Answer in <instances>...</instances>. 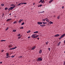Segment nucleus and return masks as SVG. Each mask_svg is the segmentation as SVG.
I'll use <instances>...</instances> for the list:
<instances>
[{
	"instance_id": "9d476101",
	"label": "nucleus",
	"mask_w": 65,
	"mask_h": 65,
	"mask_svg": "<svg viewBox=\"0 0 65 65\" xmlns=\"http://www.w3.org/2000/svg\"><path fill=\"white\" fill-rule=\"evenodd\" d=\"M60 36V35L59 34L56 35L54 36V37H58V36Z\"/></svg>"
},
{
	"instance_id": "473e14b6",
	"label": "nucleus",
	"mask_w": 65,
	"mask_h": 65,
	"mask_svg": "<svg viewBox=\"0 0 65 65\" xmlns=\"http://www.w3.org/2000/svg\"><path fill=\"white\" fill-rule=\"evenodd\" d=\"M1 6H4V4H2L1 5Z\"/></svg>"
},
{
	"instance_id": "1a4fd4ad",
	"label": "nucleus",
	"mask_w": 65,
	"mask_h": 65,
	"mask_svg": "<svg viewBox=\"0 0 65 65\" xmlns=\"http://www.w3.org/2000/svg\"><path fill=\"white\" fill-rule=\"evenodd\" d=\"M12 20V19L11 18L7 19L6 20L7 22H8V21H10V20Z\"/></svg>"
},
{
	"instance_id": "c9c22d12",
	"label": "nucleus",
	"mask_w": 65,
	"mask_h": 65,
	"mask_svg": "<svg viewBox=\"0 0 65 65\" xmlns=\"http://www.w3.org/2000/svg\"><path fill=\"white\" fill-rule=\"evenodd\" d=\"M23 27H21L20 28V29H23Z\"/></svg>"
},
{
	"instance_id": "49530a36",
	"label": "nucleus",
	"mask_w": 65,
	"mask_h": 65,
	"mask_svg": "<svg viewBox=\"0 0 65 65\" xmlns=\"http://www.w3.org/2000/svg\"><path fill=\"white\" fill-rule=\"evenodd\" d=\"M17 48V47H15L14 48V49H15V48Z\"/></svg>"
},
{
	"instance_id": "69168bd1",
	"label": "nucleus",
	"mask_w": 65,
	"mask_h": 65,
	"mask_svg": "<svg viewBox=\"0 0 65 65\" xmlns=\"http://www.w3.org/2000/svg\"><path fill=\"white\" fill-rule=\"evenodd\" d=\"M3 15H4V14H3Z\"/></svg>"
},
{
	"instance_id": "0e129e2a",
	"label": "nucleus",
	"mask_w": 65,
	"mask_h": 65,
	"mask_svg": "<svg viewBox=\"0 0 65 65\" xmlns=\"http://www.w3.org/2000/svg\"><path fill=\"white\" fill-rule=\"evenodd\" d=\"M38 7H39V6H38Z\"/></svg>"
},
{
	"instance_id": "e433bc0d",
	"label": "nucleus",
	"mask_w": 65,
	"mask_h": 65,
	"mask_svg": "<svg viewBox=\"0 0 65 65\" xmlns=\"http://www.w3.org/2000/svg\"><path fill=\"white\" fill-rule=\"evenodd\" d=\"M11 58H14V56H12L11 57Z\"/></svg>"
},
{
	"instance_id": "6e6d98bb",
	"label": "nucleus",
	"mask_w": 65,
	"mask_h": 65,
	"mask_svg": "<svg viewBox=\"0 0 65 65\" xmlns=\"http://www.w3.org/2000/svg\"><path fill=\"white\" fill-rule=\"evenodd\" d=\"M8 9V10H9V11H10V8H9Z\"/></svg>"
},
{
	"instance_id": "58836bf2",
	"label": "nucleus",
	"mask_w": 65,
	"mask_h": 65,
	"mask_svg": "<svg viewBox=\"0 0 65 65\" xmlns=\"http://www.w3.org/2000/svg\"><path fill=\"white\" fill-rule=\"evenodd\" d=\"M63 65H65V61L63 62Z\"/></svg>"
},
{
	"instance_id": "4be33fe9",
	"label": "nucleus",
	"mask_w": 65,
	"mask_h": 65,
	"mask_svg": "<svg viewBox=\"0 0 65 65\" xmlns=\"http://www.w3.org/2000/svg\"><path fill=\"white\" fill-rule=\"evenodd\" d=\"M31 32V31L30 30H28V31H27V33H30Z\"/></svg>"
},
{
	"instance_id": "c756f323",
	"label": "nucleus",
	"mask_w": 65,
	"mask_h": 65,
	"mask_svg": "<svg viewBox=\"0 0 65 65\" xmlns=\"http://www.w3.org/2000/svg\"><path fill=\"white\" fill-rule=\"evenodd\" d=\"M57 19H60V16H58L57 17Z\"/></svg>"
},
{
	"instance_id": "f03ea898",
	"label": "nucleus",
	"mask_w": 65,
	"mask_h": 65,
	"mask_svg": "<svg viewBox=\"0 0 65 65\" xmlns=\"http://www.w3.org/2000/svg\"><path fill=\"white\" fill-rule=\"evenodd\" d=\"M22 4V5H23V4H27V3H20L18 5V6H19V5H21Z\"/></svg>"
},
{
	"instance_id": "a19ab883",
	"label": "nucleus",
	"mask_w": 65,
	"mask_h": 65,
	"mask_svg": "<svg viewBox=\"0 0 65 65\" xmlns=\"http://www.w3.org/2000/svg\"><path fill=\"white\" fill-rule=\"evenodd\" d=\"M44 11H43V12H40V13H43V12H44Z\"/></svg>"
},
{
	"instance_id": "5fc2aeb1",
	"label": "nucleus",
	"mask_w": 65,
	"mask_h": 65,
	"mask_svg": "<svg viewBox=\"0 0 65 65\" xmlns=\"http://www.w3.org/2000/svg\"><path fill=\"white\" fill-rule=\"evenodd\" d=\"M40 1H41V2L42 3V0H40Z\"/></svg>"
},
{
	"instance_id": "f8f14e48",
	"label": "nucleus",
	"mask_w": 65,
	"mask_h": 65,
	"mask_svg": "<svg viewBox=\"0 0 65 65\" xmlns=\"http://www.w3.org/2000/svg\"><path fill=\"white\" fill-rule=\"evenodd\" d=\"M47 18H46L45 19L42 20V21H45L46 20H47Z\"/></svg>"
},
{
	"instance_id": "3c124183",
	"label": "nucleus",
	"mask_w": 65,
	"mask_h": 65,
	"mask_svg": "<svg viewBox=\"0 0 65 65\" xmlns=\"http://www.w3.org/2000/svg\"><path fill=\"white\" fill-rule=\"evenodd\" d=\"M41 6H42V5H40V7H41Z\"/></svg>"
},
{
	"instance_id": "4468645a",
	"label": "nucleus",
	"mask_w": 65,
	"mask_h": 65,
	"mask_svg": "<svg viewBox=\"0 0 65 65\" xmlns=\"http://www.w3.org/2000/svg\"><path fill=\"white\" fill-rule=\"evenodd\" d=\"M42 23L44 25H45V24H47V22H43Z\"/></svg>"
},
{
	"instance_id": "13d9d810",
	"label": "nucleus",
	"mask_w": 65,
	"mask_h": 65,
	"mask_svg": "<svg viewBox=\"0 0 65 65\" xmlns=\"http://www.w3.org/2000/svg\"><path fill=\"white\" fill-rule=\"evenodd\" d=\"M2 62H0V64H2Z\"/></svg>"
},
{
	"instance_id": "338daca9",
	"label": "nucleus",
	"mask_w": 65,
	"mask_h": 65,
	"mask_svg": "<svg viewBox=\"0 0 65 65\" xmlns=\"http://www.w3.org/2000/svg\"><path fill=\"white\" fill-rule=\"evenodd\" d=\"M0 9H1V8H0Z\"/></svg>"
},
{
	"instance_id": "6ab92c4d",
	"label": "nucleus",
	"mask_w": 65,
	"mask_h": 65,
	"mask_svg": "<svg viewBox=\"0 0 65 65\" xmlns=\"http://www.w3.org/2000/svg\"><path fill=\"white\" fill-rule=\"evenodd\" d=\"M53 0H51L49 2V3H51V2H52V1H53Z\"/></svg>"
},
{
	"instance_id": "423d86ee",
	"label": "nucleus",
	"mask_w": 65,
	"mask_h": 65,
	"mask_svg": "<svg viewBox=\"0 0 65 65\" xmlns=\"http://www.w3.org/2000/svg\"><path fill=\"white\" fill-rule=\"evenodd\" d=\"M15 6H14L12 7H11L10 8V10H12V9H13L14 7H15Z\"/></svg>"
},
{
	"instance_id": "f704fd0d",
	"label": "nucleus",
	"mask_w": 65,
	"mask_h": 65,
	"mask_svg": "<svg viewBox=\"0 0 65 65\" xmlns=\"http://www.w3.org/2000/svg\"><path fill=\"white\" fill-rule=\"evenodd\" d=\"M38 36H39V35H38L36 36H35L36 38H37V37H38Z\"/></svg>"
},
{
	"instance_id": "20e7f679",
	"label": "nucleus",
	"mask_w": 65,
	"mask_h": 65,
	"mask_svg": "<svg viewBox=\"0 0 65 65\" xmlns=\"http://www.w3.org/2000/svg\"><path fill=\"white\" fill-rule=\"evenodd\" d=\"M37 35L36 34H34L32 35V38H36V37H35V36H36Z\"/></svg>"
},
{
	"instance_id": "8fccbe9b",
	"label": "nucleus",
	"mask_w": 65,
	"mask_h": 65,
	"mask_svg": "<svg viewBox=\"0 0 65 65\" xmlns=\"http://www.w3.org/2000/svg\"><path fill=\"white\" fill-rule=\"evenodd\" d=\"M63 43H64V44H65V40H64V41L63 42Z\"/></svg>"
},
{
	"instance_id": "0eeeda50",
	"label": "nucleus",
	"mask_w": 65,
	"mask_h": 65,
	"mask_svg": "<svg viewBox=\"0 0 65 65\" xmlns=\"http://www.w3.org/2000/svg\"><path fill=\"white\" fill-rule=\"evenodd\" d=\"M36 47V46H34L32 47V48H31V50H34V49H35V48Z\"/></svg>"
},
{
	"instance_id": "79ce46f5",
	"label": "nucleus",
	"mask_w": 65,
	"mask_h": 65,
	"mask_svg": "<svg viewBox=\"0 0 65 65\" xmlns=\"http://www.w3.org/2000/svg\"><path fill=\"white\" fill-rule=\"evenodd\" d=\"M18 36H21V34H19L18 35Z\"/></svg>"
},
{
	"instance_id": "39448f33",
	"label": "nucleus",
	"mask_w": 65,
	"mask_h": 65,
	"mask_svg": "<svg viewBox=\"0 0 65 65\" xmlns=\"http://www.w3.org/2000/svg\"><path fill=\"white\" fill-rule=\"evenodd\" d=\"M37 24L38 25H42V23L41 22H37Z\"/></svg>"
},
{
	"instance_id": "cd10ccee",
	"label": "nucleus",
	"mask_w": 65,
	"mask_h": 65,
	"mask_svg": "<svg viewBox=\"0 0 65 65\" xmlns=\"http://www.w3.org/2000/svg\"><path fill=\"white\" fill-rule=\"evenodd\" d=\"M48 43V42L47 41L46 42V44H47Z\"/></svg>"
},
{
	"instance_id": "09e8293b",
	"label": "nucleus",
	"mask_w": 65,
	"mask_h": 65,
	"mask_svg": "<svg viewBox=\"0 0 65 65\" xmlns=\"http://www.w3.org/2000/svg\"><path fill=\"white\" fill-rule=\"evenodd\" d=\"M37 39H38V40H39V37H38V38H37Z\"/></svg>"
},
{
	"instance_id": "7ed1b4c3",
	"label": "nucleus",
	"mask_w": 65,
	"mask_h": 65,
	"mask_svg": "<svg viewBox=\"0 0 65 65\" xmlns=\"http://www.w3.org/2000/svg\"><path fill=\"white\" fill-rule=\"evenodd\" d=\"M41 58V57H39L38 59H37V61H42V59Z\"/></svg>"
},
{
	"instance_id": "b1692460",
	"label": "nucleus",
	"mask_w": 65,
	"mask_h": 65,
	"mask_svg": "<svg viewBox=\"0 0 65 65\" xmlns=\"http://www.w3.org/2000/svg\"><path fill=\"white\" fill-rule=\"evenodd\" d=\"M65 35V34H63L62 35H61V36L62 37H63V36H64Z\"/></svg>"
},
{
	"instance_id": "7c9ffc66",
	"label": "nucleus",
	"mask_w": 65,
	"mask_h": 65,
	"mask_svg": "<svg viewBox=\"0 0 65 65\" xmlns=\"http://www.w3.org/2000/svg\"><path fill=\"white\" fill-rule=\"evenodd\" d=\"M11 6H15V5H14V4H13L12 5H11Z\"/></svg>"
},
{
	"instance_id": "e2e57ef3",
	"label": "nucleus",
	"mask_w": 65,
	"mask_h": 65,
	"mask_svg": "<svg viewBox=\"0 0 65 65\" xmlns=\"http://www.w3.org/2000/svg\"><path fill=\"white\" fill-rule=\"evenodd\" d=\"M48 25H49V23H48Z\"/></svg>"
},
{
	"instance_id": "393cba45",
	"label": "nucleus",
	"mask_w": 65,
	"mask_h": 65,
	"mask_svg": "<svg viewBox=\"0 0 65 65\" xmlns=\"http://www.w3.org/2000/svg\"><path fill=\"white\" fill-rule=\"evenodd\" d=\"M10 50H14V48H10Z\"/></svg>"
},
{
	"instance_id": "412c9836",
	"label": "nucleus",
	"mask_w": 65,
	"mask_h": 65,
	"mask_svg": "<svg viewBox=\"0 0 65 65\" xmlns=\"http://www.w3.org/2000/svg\"><path fill=\"white\" fill-rule=\"evenodd\" d=\"M1 42H3V41H6V40H1Z\"/></svg>"
},
{
	"instance_id": "bf43d9fd",
	"label": "nucleus",
	"mask_w": 65,
	"mask_h": 65,
	"mask_svg": "<svg viewBox=\"0 0 65 65\" xmlns=\"http://www.w3.org/2000/svg\"><path fill=\"white\" fill-rule=\"evenodd\" d=\"M40 2H41V1H39V3H40Z\"/></svg>"
},
{
	"instance_id": "a211bd4d",
	"label": "nucleus",
	"mask_w": 65,
	"mask_h": 65,
	"mask_svg": "<svg viewBox=\"0 0 65 65\" xmlns=\"http://www.w3.org/2000/svg\"><path fill=\"white\" fill-rule=\"evenodd\" d=\"M42 53V51L41 50H40L39 51V53Z\"/></svg>"
},
{
	"instance_id": "f257e3e1",
	"label": "nucleus",
	"mask_w": 65,
	"mask_h": 65,
	"mask_svg": "<svg viewBox=\"0 0 65 65\" xmlns=\"http://www.w3.org/2000/svg\"><path fill=\"white\" fill-rule=\"evenodd\" d=\"M6 56L7 57H6V58H11V56H9V53H7L6 54Z\"/></svg>"
},
{
	"instance_id": "a878e982",
	"label": "nucleus",
	"mask_w": 65,
	"mask_h": 65,
	"mask_svg": "<svg viewBox=\"0 0 65 65\" xmlns=\"http://www.w3.org/2000/svg\"><path fill=\"white\" fill-rule=\"evenodd\" d=\"M24 24H25V23H24V22H23L21 24V25H24Z\"/></svg>"
},
{
	"instance_id": "bb28decb",
	"label": "nucleus",
	"mask_w": 65,
	"mask_h": 65,
	"mask_svg": "<svg viewBox=\"0 0 65 65\" xmlns=\"http://www.w3.org/2000/svg\"><path fill=\"white\" fill-rule=\"evenodd\" d=\"M8 28H9V27H8L7 28H6V31H7V30L8 29Z\"/></svg>"
},
{
	"instance_id": "4d7b16f0",
	"label": "nucleus",
	"mask_w": 65,
	"mask_h": 65,
	"mask_svg": "<svg viewBox=\"0 0 65 65\" xmlns=\"http://www.w3.org/2000/svg\"><path fill=\"white\" fill-rule=\"evenodd\" d=\"M35 4V3H33V5H34Z\"/></svg>"
},
{
	"instance_id": "ddd939ff",
	"label": "nucleus",
	"mask_w": 65,
	"mask_h": 65,
	"mask_svg": "<svg viewBox=\"0 0 65 65\" xmlns=\"http://www.w3.org/2000/svg\"><path fill=\"white\" fill-rule=\"evenodd\" d=\"M60 44H61V42H59L57 44V45L58 46H59L60 45Z\"/></svg>"
},
{
	"instance_id": "ea45409f",
	"label": "nucleus",
	"mask_w": 65,
	"mask_h": 65,
	"mask_svg": "<svg viewBox=\"0 0 65 65\" xmlns=\"http://www.w3.org/2000/svg\"><path fill=\"white\" fill-rule=\"evenodd\" d=\"M44 0H43L42 1V3H43L44 2Z\"/></svg>"
},
{
	"instance_id": "a18cd8bd",
	"label": "nucleus",
	"mask_w": 65,
	"mask_h": 65,
	"mask_svg": "<svg viewBox=\"0 0 65 65\" xmlns=\"http://www.w3.org/2000/svg\"><path fill=\"white\" fill-rule=\"evenodd\" d=\"M19 58H22V56H19Z\"/></svg>"
},
{
	"instance_id": "864d4df0",
	"label": "nucleus",
	"mask_w": 65,
	"mask_h": 65,
	"mask_svg": "<svg viewBox=\"0 0 65 65\" xmlns=\"http://www.w3.org/2000/svg\"><path fill=\"white\" fill-rule=\"evenodd\" d=\"M9 47H10V48H11V46H9Z\"/></svg>"
},
{
	"instance_id": "9b49d317",
	"label": "nucleus",
	"mask_w": 65,
	"mask_h": 65,
	"mask_svg": "<svg viewBox=\"0 0 65 65\" xmlns=\"http://www.w3.org/2000/svg\"><path fill=\"white\" fill-rule=\"evenodd\" d=\"M23 21V19H20L19 21L18 22L19 23H21V22L22 21Z\"/></svg>"
},
{
	"instance_id": "2f4dec72",
	"label": "nucleus",
	"mask_w": 65,
	"mask_h": 65,
	"mask_svg": "<svg viewBox=\"0 0 65 65\" xmlns=\"http://www.w3.org/2000/svg\"><path fill=\"white\" fill-rule=\"evenodd\" d=\"M62 37L61 36V37H60L59 38V39H60V40L62 38Z\"/></svg>"
},
{
	"instance_id": "5701e85b",
	"label": "nucleus",
	"mask_w": 65,
	"mask_h": 65,
	"mask_svg": "<svg viewBox=\"0 0 65 65\" xmlns=\"http://www.w3.org/2000/svg\"><path fill=\"white\" fill-rule=\"evenodd\" d=\"M65 35V34H63L62 35H61V36L62 37H63V36H64Z\"/></svg>"
},
{
	"instance_id": "dca6fc26",
	"label": "nucleus",
	"mask_w": 65,
	"mask_h": 65,
	"mask_svg": "<svg viewBox=\"0 0 65 65\" xmlns=\"http://www.w3.org/2000/svg\"><path fill=\"white\" fill-rule=\"evenodd\" d=\"M49 24H53V22L51 21H50L49 22Z\"/></svg>"
},
{
	"instance_id": "4c0bfd02",
	"label": "nucleus",
	"mask_w": 65,
	"mask_h": 65,
	"mask_svg": "<svg viewBox=\"0 0 65 65\" xmlns=\"http://www.w3.org/2000/svg\"><path fill=\"white\" fill-rule=\"evenodd\" d=\"M48 51H50L51 50V48H48Z\"/></svg>"
},
{
	"instance_id": "de8ad7c7",
	"label": "nucleus",
	"mask_w": 65,
	"mask_h": 65,
	"mask_svg": "<svg viewBox=\"0 0 65 65\" xmlns=\"http://www.w3.org/2000/svg\"><path fill=\"white\" fill-rule=\"evenodd\" d=\"M30 37H31L30 36L28 37V38H30Z\"/></svg>"
},
{
	"instance_id": "f3484780",
	"label": "nucleus",
	"mask_w": 65,
	"mask_h": 65,
	"mask_svg": "<svg viewBox=\"0 0 65 65\" xmlns=\"http://www.w3.org/2000/svg\"><path fill=\"white\" fill-rule=\"evenodd\" d=\"M4 9L5 10H7V9H8V8L7 7H6Z\"/></svg>"
},
{
	"instance_id": "6e6552de",
	"label": "nucleus",
	"mask_w": 65,
	"mask_h": 65,
	"mask_svg": "<svg viewBox=\"0 0 65 65\" xmlns=\"http://www.w3.org/2000/svg\"><path fill=\"white\" fill-rule=\"evenodd\" d=\"M40 26L42 27V28H43L44 27V26H45V25H40Z\"/></svg>"
},
{
	"instance_id": "603ef678",
	"label": "nucleus",
	"mask_w": 65,
	"mask_h": 65,
	"mask_svg": "<svg viewBox=\"0 0 65 65\" xmlns=\"http://www.w3.org/2000/svg\"><path fill=\"white\" fill-rule=\"evenodd\" d=\"M64 8V6H62V9H63V8Z\"/></svg>"
},
{
	"instance_id": "2eb2a0df",
	"label": "nucleus",
	"mask_w": 65,
	"mask_h": 65,
	"mask_svg": "<svg viewBox=\"0 0 65 65\" xmlns=\"http://www.w3.org/2000/svg\"><path fill=\"white\" fill-rule=\"evenodd\" d=\"M17 23V21H15L13 23V24H15Z\"/></svg>"
},
{
	"instance_id": "72a5a7b5",
	"label": "nucleus",
	"mask_w": 65,
	"mask_h": 65,
	"mask_svg": "<svg viewBox=\"0 0 65 65\" xmlns=\"http://www.w3.org/2000/svg\"><path fill=\"white\" fill-rule=\"evenodd\" d=\"M21 38V36H19L18 37V39H20V38Z\"/></svg>"
},
{
	"instance_id": "052dcab7",
	"label": "nucleus",
	"mask_w": 65,
	"mask_h": 65,
	"mask_svg": "<svg viewBox=\"0 0 65 65\" xmlns=\"http://www.w3.org/2000/svg\"><path fill=\"white\" fill-rule=\"evenodd\" d=\"M9 15H11V13L9 14Z\"/></svg>"
},
{
	"instance_id": "680f3d73",
	"label": "nucleus",
	"mask_w": 65,
	"mask_h": 65,
	"mask_svg": "<svg viewBox=\"0 0 65 65\" xmlns=\"http://www.w3.org/2000/svg\"><path fill=\"white\" fill-rule=\"evenodd\" d=\"M47 22H48V23H49V21H47Z\"/></svg>"
},
{
	"instance_id": "37998d69",
	"label": "nucleus",
	"mask_w": 65,
	"mask_h": 65,
	"mask_svg": "<svg viewBox=\"0 0 65 65\" xmlns=\"http://www.w3.org/2000/svg\"><path fill=\"white\" fill-rule=\"evenodd\" d=\"M3 52H4V50H2L1 51L2 53H3Z\"/></svg>"
},
{
	"instance_id": "c85d7f7f",
	"label": "nucleus",
	"mask_w": 65,
	"mask_h": 65,
	"mask_svg": "<svg viewBox=\"0 0 65 65\" xmlns=\"http://www.w3.org/2000/svg\"><path fill=\"white\" fill-rule=\"evenodd\" d=\"M16 31H17V30H15L14 29L13 30V32H16Z\"/></svg>"
},
{
	"instance_id": "aec40b11",
	"label": "nucleus",
	"mask_w": 65,
	"mask_h": 65,
	"mask_svg": "<svg viewBox=\"0 0 65 65\" xmlns=\"http://www.w3.org/2000/svg\"><path fill=\"white\" fill-rule=\"evenodd\" d=\"M38 33V31H36L34 32V33Z\"/></svg>"
},
{
	"instance_id": "c03bdc74",
	"label": "nucleus",
	"mask_w": 65,
	"mask_h": 65,
	"mask_svg": "<svg viewBox=\"0 0 65 65\" xmlns=\"http://www.w3.org/2000/svg\"><path fill=\"white\" fill-rule=\"evenodd\" d=\"M48 21V19H47V20H46V21L47 22V21Z\"/></svg>"
}]
</instances>
